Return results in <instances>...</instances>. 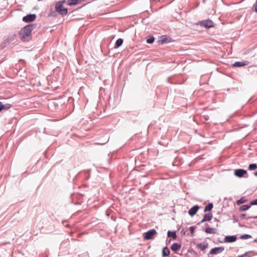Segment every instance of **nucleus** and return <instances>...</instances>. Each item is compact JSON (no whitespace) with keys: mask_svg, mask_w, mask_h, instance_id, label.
Segmentation results:
<instances>
[{"mask_svg":"<svg viewBox=\"0 0 257 257\" xmlns=\"http://www.w3.org/2000/svg\"><path fill=\"white\" fill-rule=\"evenodd\" d=\"M35 26H36L34 24H31L25 26L21 30L20 35H21L22 40L23 41H27L29 40L31 36L32 31Z\"/></svg>","mask_w":257,"mask_h":257,"instance_id":"f257e3e1","label":"nucleus"},{"mask_svg":"<svg viewBox=\"0 0 257 257\" xmlns=\"http://www.w3.org/2000/svg\"><path fill=\"white\" fill-rule=\"evenodd\" d=\"M65 3V0H62L58 2L55 5V10L61 15H66L68 14V9L63 8V4Z\"/></svg>","mask_w":257,"mask_h":257,"instance_id":"f03ea898","label":"nucleus"},{"mask_svg":"<svg viewBox=\"0 0 257 257\" xmlns=\"http://www.w3.org/2000/svg\"><path fill=\"white\" fill-rule=\"evenodd\" d=\"M157 234L155 229H152L148 230L144 233V239L145 240H149L153 239L154 236Z\"/></svg>","mask_w":257,"mask_h":257,"instance_id":"7ed1b4c3","label":"nucleus"},{"mask_svg":"<svg viewBox=\"0 0 257 257\" xmlns=\"http://www.w3.org/2000/svg\"><path fill=\"white\" fill-rule=\"evenodd\" d=\"M199 24L201 26L207 29L214 27L213 21L209 19L201 21L199 22Z\"/></svg>","mask_w":257,"mask_h":257,"instance_id":"20e7f679","label":"nucleus"},{"mask_svg":"<svg viewBox=\"0 0 257 257\" xmlns=\"http://www.w3.org/2000/svg\"><path fill=\"white\" fill-rule=\"evenodd\" d=\"M36 18L35 14H29L23 18V21L26 23L32 22L34 21Z\"/></svg>","mask_w":257,"mask_h":257,"instance_id":"39448f33","label":"nucleus"},{"mask_svg":"<svg viewBox=\"0 0 257 257\" xmlns=\"http://www.w3.org/2000/svg\"><path fill=\"white\" fill-rule=\"evenodd\" d=\"M224 250V247L222 246L220 247H216L212 248L210 251L209 253L210 254H217L221 253Z\"/></svg>","mask_w":257,"mask_h":257,"instance_id":"423d86ee","label":"nucleus"},{"mask_svg":"<svg viewBox=\"0 0 257 257\" xmlns=\"http://www.w3.org/2000/svg\"><path fill=\"white\" fill-rule=\"evenodd\" d=\"M245 174H247V171L242 169H237L234 171L235 176L239 178L242 177Z\"/></svg>","mask_w":257,"mask_h":257,"instance_id":"0eeeda50","label":"nucleus"},{"mask_svg":"<svg viewBox=\"0 0 257 257\" xmlns=\"http://www.w3.org/2000/svg\"><path fill=\"white\" fill-rule=\"evenodd\" d=\"M213 217L212 214L211 213H209L207 214H206L204 215V217L203 219L201 220L200 222H199L198 224L199 225L201 223H202L205 221H210L212 219Z\"/></svg>","mask_w":257,"mask_h":257,"instance_id":"6e6552de","label":"nucleus"},{"mask_svg":"<svg viewBox=\"0 0 257 257\" xmlns=\"http://www.w3.org/2000/svg\"><path fill=\"white\" fill-rule=\"evenodd\" d=\"M199 209V206H198L197 205H195L189 210L188 213L191 217H192L195 215V214L198 211Z\"/></svg>","mask_w":257,"mask_h":257,"instance_id":"1a4fd4ad","label":"nucleus"},{"mask_svg":"<svg viewBox=\"0 0 257 257\" xmlns=\"http://www.w3.org/2000/svg\"><path fill=\"white\" fill-rule=\"evenodd\" d=\"M248 64L249 62L248 61H238L233 63L232 64V66L240 67L247 65Z\"/></svg>","mask_w":257,"mask_h":257,"instance_id":"9d476101","label":"nucleus"},{"mask_svg":"<svg viewBox=\"0 0 257 257\" xmlns=\"http://www.w3.org/2000/svg\"><path fill=\"white\" fill-rule=\"evenodd\" d=\"M237 237L235 235L226 236L224 238L225 242H233L236 240Z\"/></svg>","mask_w":257,"mask_h":257,"instance_id":"9b49d317","label":"nucleus"},{"mask_svg":"<svg viewBox=\"0 0 257 257\" xmlns=\"http://www.w3.org/2000/svg\"><path fill=\"white\" fill-rule=\"evenodd\" d=\"M85 0H68L67 4L68 6H73L80 4Z\"/></svg>","mask_w":257,"mask_h":257,"instance_id":"f8f14e48","label":"nucleus"},{"mask_svg":"<svg viewBox=\"0 0 257 257\" xmlns=\"http://www.w3.org/2000/svg\"><path fill=\"white\" fill-rule=\"evenodd\" d=\"M181 247V244H179L177 243H174L171 246V249L173 251L176 252L177 250L180 249Z\"/></svg>","mask_w":257,"mask_h":257,"instance_id":"ddd939ff","label":"nucleus"},{"mask_svg":"<svg viewBox=\"0 0 257 257\" xmlns=\"http://www.w3.org/2000/svg\"><path fill=\"white\" fill-rule=\"evenodd\" d=\"M208 246V243H199L197 245V247L200 248L201 250H204Z\"/></svg>","mask_w":257,"mask_h":257,"instance_id":"4468645a","label":"nucleus"},{"mask_svg":"<svg viewBox=\"0 0 257 257\" xmlns=\"http://www.w3.org/2000/svg\"><path fill=\"white\" fill-rule=\"evenodd\" d=\"M169 254H170V250H169V248L167 246L164 247L162 250V256L166 257V256H168Z\"/></svg>","mask_w":257,"mask_h":257,"instance_id":"2eb2a0df","label":"nucleus"},{"mask_svg":"<svg viewBox=\"0 0 257 257\" xmlns=\"http://www.w3.org/2000/svg\"><path fill=\"white\" fill-rule=\"evenodd\" d=\"M123 40L121 38H119L118 39L115 43V45H114V48H118L119 47H120V46L122 45V43H123Z\"/></svg>","mask_w":257,"mask_h":257,"instance_id":"dca6fc26","label":"nucleus"},{"mask_svg":"<svg viewBox=\"0 0 257 257\" xmlns=\"http://www.w3.org/2000/svg\"><path fill=\"white\" fill-rule=\"evenodd\" d=\"M205 232L207 233L215 234L216 232V229L214 228L207 227L205 230Z\"/></svg>","mask_w":257,"mask_h":257,"instance_id":"f3484780","label":"nucleus"},{"mask_svg":"<svg viewBox=\"0 0 257 257\" xmlns=\"http://www.w3.org/2000/svg\"><path fill=\"white\" fill-rule=\"evenodd\" d=\"M213 207V204L212 203H208L205 207L204 212H206L211 211Z\"/></svg>","mask_w":257,"mask_h":257,"instance_id":"a211bd4d","label":"nucleus"},{"mask_svg":"<svg viewBox=\"0 0 257 257\" xmlns=\"http://www.w3.org/2000/svg\"><path fill=\"white\" fill-rule=\"evenodd\" d=\"M167 235L169 237H172L173 239L177 238V235L175 231H168L167 232Z\"/></svg>","mask_w":257,"mask_h":257,"instance_id":"6ab92c4d","label":"nucleus"},{"mask_svg":"<svg viewBox=\"0 0 257 257\" xmlns=\"http://www.w3.org/2000/svg\"><path fill=\"white\" fill-rule=\"evenodd\" d=\"M250 207H251L250 204H249V205H242V206H241L240 207L239 210L241 211H246L247 209H248L249 208H250Z\"/></svg>","mask_w":257,"mask_h":257,"instance_id":"aec40b11","label":"nucleus"},{"mask_svg":"<svg viewBox=\"0 0 257 257\" xmlns=\"http://www.w3.org/2000/svg\"><path fill=\"white\" fill-rule=\"evenodd\" d=\"M246 201L247 200L245 198V197H242L240 199L236 201V204L237 205H240L246 202Z\"/></svg>","mask_w":257,"mask_h":257,"instance_id":"412c9836","label":"nucleus"},{"mask_svg":"<svg viewBox=\"0 0 257 257\" xmlns=\"http://www.w3.org/2000/svg\"><path fill=\"white\" fill-rule=\"evenodd\" d=\"M257 169L256 164H250L249 165L248 169L249 170H255Z\"/></svg>","mask_w":257,"mask_h":257,"instance_id":"4be33fe9","label":"nucleus"},{"mask_svg":"<svg viewBox=\"0 0 257 257\" xmlns=\"http://www.w3.org/2000/svg\"><path fill=\"white\" fill-rule=\"evenodd\" d=\"M161 41L162 43H167L169 42L166 36H162L161 37Z\"/></svg>","mask_w":257,"mask_h":257,"instance_id":"5701e85b","label":"nucleus"},{"mask_svg":"<svg viewBox=\"0 0 257 257\" xmlns=\"http://www.w3.org/2000/svg\"><path fill=\"white\" fill-rule=\"evenodd\" d=\"M251 237V236L249 234H244L240 236V238L242 239H247Z\"/></svg>","mask_w":257,"mask_h":257,"instance_id":"b1692460","label":"nucleus"},{"mask_svg":"<svg viewBox=\"0 0 257 257\" xmlns=\"http://www.w3.org/2000/svg\"><path fill=\"white\" fill-rule=\"evenodd\" d=\"M154 38L153 37H151L147 40V42L149 44H152L154 42Z\"/></svg>","mask_w":257,"mask_h":257,"instance_id":"393cba45","label":"nucleus"},{"mask_svg":"<svg viewBox=\"0 0 257 257\" xmlns=\"http://www.w3.org/2000/svg\"><path fill=\"white\" fill-rule=\"evenodd\" d=\"M4 106H5V109H4L3 110H8L9 109H10V108H11L12 107V105L11 104H6L5 105L4 104Z\"/></svg>","mask_w":257,"mask_h":257,"instance_id":"a878e982","label":"nucleus"},{"mask_svg":"<svg viewBox=\"0 0 257 257\" xmlns=\"http://www.w3.org/2000/svg\"><path fill=\"white\" fill-rule=\"evenodd\" d=\"M250 204L251 206L252 205H257V199L252 201L250 202Z\"/></svg>","mask_w":257,"mask_h":257,"instance_id":"bb28decb","label":"nucleus"},{"mask_svg":"<svg viewBox=\"0 0 257 257\" xmlns=\"http://www.w3.org/2000/svg\"><path fill=\"white\" fill-rule=\"evenodd\" d=\"M195 229V227H194V226H190L189 227V230L192 235H193V233L194 232Z\"/></svg>","mask_w":257,"mask_h":257,"instance_id":"cd10ccee","label":"nucleus"},{"mask_svg":"<svg viewBox=\"0 0 257 257\" xmlns=\"http://www.w3.org/2000/svg\"><path fill=\"white\" fill-rule=\"evenodd\" d=\"M5 109L4 104L2 102L0 101V112Z\"/></svg>","mask_w":257,"mask_h":257,"instance_id":"c85d7f7f","label":"nucleus"},{"mask_svg":"<svg viewBox=\"0 0 257 257\" xmlns=\"http://www.w3.org/2000/svg\"><path fill=\"white\" fill-rule=\"evenodd\" d=\"M232 219L233 220L234 222H237L238 221V219L236 217L235 215H232Z\"/></svg>","mask_w":257,"mask_h":257,"instance_id":"c756f323","label":"nucleus"},{"mask_svg":"<svg viewBox=\"0 0 257 257\" xmlns=\"http://www.w3.org/2000/svg\"><path fill=\"white\" fill-rule=\"evenodd\" d=\"M253 8H254L255 12H257V0L256 1L255 4L253 5Z\"/></svg>","mask_w":257,"mask_h":257,"instance_id":"7c9ffc66","label":"nucleus"},{"mask_svg":"<svg viewBox=\"0 0 257 257\" xmlns=\"http://www.w3.org/2000/svg\"><path fill=\"white\" fill-rule=\"evenodd\" d=\"M247 219H257V215L256 216H249V217H248L247 218H246Z\"/></svg>","mask_w":257,"mask_h":257,"instance_id":"2f4dec72","label":"nucleus"},{"mask_svg":"<svg viewBox=\"0 0 257 257\" xmlns=\"http://www.w3.org/2000/svg\"><path fill=\"white\" fill-rule=\"evenodd\" d=\"M246 216V214H241L240 215V218H244Z\"/></svg>","mask_w":257,"mask_h":257,"instance_id":"473e14b6","label":"nucleus"},{"mask_svg":"<svg viewBox=\"0 0 257 257\" xmlns=\"http://www.w3.org/2000/svg\"><path fill=\"white\" fill-rule=\"evenodd\" d=\"M254 175L257 176V172L254 173Z\"/></svg>","mask_w":257,"mask_h":257,"instance_id":"72a5a7b5","label":"nucleus"},{"mask_svg":"<svg viewBox=\"0 0 257 257\" xmlns=\"http://www.w3.org/2000/svg\"><path fill=\"white\" fill-rule=\"evenodd\" d=\"M245 254H246L245 253V254H244L243 255H240V256H238V257H243V256H245Z\"/></svg>","mask_w":257,"mask_h":257,"instance_id":"f704fd0d","label":"nucleus"},{"mask_svg":"<svg viewBox=\"0 0 257 257\" xmlns=\"http://www.w3.org/2000/svg\"><path fill=\"white\" fill-rule=\"evenodd\" d=\"M181 233H183V234H185V232H184V231H183V230H182V231H181Z\"/></svg>","mask_w":257,"mask_h":257,"instance_id":"c9c22d12","label":"nucleus"},{"mask_svg":"<svg viewBox=\"0 0 257 257\" xmlns=\"http://www.w3.org/2000/svg\"><path fill=\"white\" fill-rule=\"evenodd\" d=\"M171 257H176L174 255H173L172 254L171 255Z\"/></svg>","mask_w":257,"mask_h":257,"instance_id":"e433bc0d","label":"nucleus"}]
</instances>
